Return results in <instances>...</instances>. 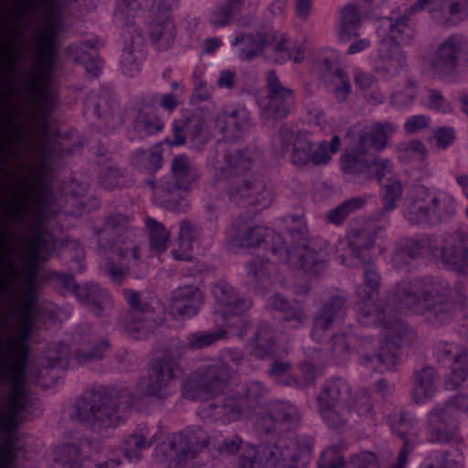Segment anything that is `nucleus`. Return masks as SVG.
<instances>
[{"mask_svg":"<svg viewBox=\"0 0 468 468\" xmlns=\"http://www.w3.org/2000/svg\"><path fill=\"white\" fill-rule=\"evenodd\" d=\"M272 37L263 32L256 35L243 34L235 37L232 46H239V57L242 60L250 61L263 53L265 47L272 43Z\"/></svg>","mask_w":468,"mask_h":468,"instance_id":"nucleus-34","label":"nucleus"},{"mask_svg":"<svg viewBox=\"0 0 468 468\" xmlns=\"http://www.w3.org/2000/svg\"><path fill=\"white\" fill-rule=\"evenodd\" d=\"M51 279L57 281L58 285L74 294L83 304L96 315L102 314L112 304L110 294L99 284L88 282L83 285L76 283L71 274L54 271Z\"/></svg>","mask_w":468,"mask_h":468,"instance_id":"nucleus-14","label":"nucleus"},{"mask_svg":"<svg viewBox=\"0 0 468 468\" xmlns=\"http://www.w3.org/2000/svg\"><path fill=\"white\" fill-rule=\"evenodd\" d=\"M226 335L227 332L223 328H218L213 331L193 333L187 336V346L192 349H202L224 339Z\"/></svg>","mask_w":468,"mask_h":468,"instance_id":"nucleus-55","label":"nucleus"},{"mask_svg":"<svg viewBox=\"0 0 468 468\" xmlns=\"http://www.w3.org/2000/svg\"><path fill=\"white\" fill-rule=\"evenodd\" d=\"M438 376L431 367H425L414 375L413 395L417 402L431 397L437 388Z\"/></svg>","mask_w":468,"mask_h":468,"instance_id":"nucleus-44","label":"nucleus"},{"mask_svg":"<svg viewBox=\"0 0 468 468\" xmlns=\"http://www.w3.org/2000/svg\"><path fill=\"white\" fill-rule=\"evenodd\" d=\"M281 431L296 429L301 422V413L297 407L289 402L278 401L272 405Z\"/></svg>","mask_w":468,"mask_h":468,"instance_id":"nucleus-51","label":"nucleus"},{"mask_svg":"<svg viewBox=\"0 0 468 468\" xmlns=\"http://www.w3.org/2000/svg\"><path fill=\"white\" fill-rule=\"evenodd\" d=\"M404 216L411 225L432 224L430 193L425 188L419 187L416 189L415 196L407 204Z\"/></svg>","mask_w":468,"mask_h":468,"instance_id":"nucleus-32","label":"nucleus"},{"mask_svg":"<svg viewBox=\"0 0 468 468\" xmlns=\"http://www.w3.org/2000/svg\"><path fill=\"white\" fill-rule=\"evenodd\" d=\"M122 294L129 305L124 321L127 332L134 338L148 335L158 326L154 300L143 298L139 292L133 289H124Z\"/></svg>","mask_w":468,"mask_h":468,"instance_id":"nucleus-13","label":"nucleus"},{"mask_svg":"<svg viewBox=\"0 0 468 468\" xmlns=\"http://www.w3.org/2000/svg\"><path fill=\"white\" fill-rule=\"evenodd\" d=\"M210 443V437L201 427H190L175 435L169 443L177 465L184 467L196 459Z\"/></svg>","mask_w":468,"mask_h":468,"instance_id":"nucleus-16","label":"nucleus"},{"mask_svg":"<svg viewBox=\"0 0 468 468\" xmlns=\"http://www.w3.org/2000/svg\"><path fill=\"white\" fill-rule=\"evenodd\" d=\"M350 347L346 335H335L329 342V352L331 357L336 363H343L347 360Z\"/></svg>","mask_w":468,"mask_h":468,"instance_id":"nucleus-63","label":"nucleus"},{"mask_svg":"<svg viewBox=\"0 0 468 468\" xmlns=\"http://www.w3.org/2000/svg\"><path fill=\"white\" fill-rule=\"evenodd\" d=\"M251 161L248 149H239L234 144L220 145L215 180L230 203L248 202L267 207L271 204V194L265 190L264 183L249 172Z\"/></svg>","mask_w":468,"mask_h":468,"instance_id":"nucleus-2","label":"nucleus"},{"mask_svg":"<svg viewBox=\"0 0 468 468\" xmlns=\"http://www.w3.org/2000/svg\"><path fill=\"white\" fill-rule=\"evenodd\" d=\"M352 395V386L347 379L335 377L326 379L321 386L317 404H341L347 402Z\"/></svg>","mask_w":468,"mask_h":468,"instance_id":"nucleus-33","label":"nucleus"},{"mask_svg":"<svg viewBox=\"0 0 468 468\" xmlns=\"http://www.w3.org/2000/svg\"><path fill=\"white\" fill-rule=\"evenodd\" d=\"M203 299V293L197 286L179 287L173 292L171 312L175 317H192L202 306Z\"/></svg>","mask_w":468,"mask_h":468,"instance_id":"nucleus-26","label":"nucleus"},{"mask_svg":"<svg viewBox=\"0 0 468 468\" xmlns=\"http://www.w3.org/2000/svg\"><path fill=\"white\" fill-rule=\"evenodd\" d=\"M145 225L149 233L151 248L158 252L165 251L169 239V232L165 226L152 218L145 219Z\"/></svg>","mask_w":468,"mask_h":468,"instance_id":"nucleus-56","label":"nucleus"},{"mask_svg":"<svg viewBox=\"0 0 468 468\" xmlns=\"http://www.w3.org/2000/svg\"><path fill=\"white\" fill-rule=\"evenodd\" d=\"M179 0H120L115 11V17L124 26L133 24V18L139 9L155 8L156 14L171 16V11L177 7Z\"/></svg>","mask_w":468,"mask_h":468,"instance_id":"nucleus-24","label":"nucleus"},{"mask_svg":"<svg viewBox=\"0 0 468 468\" xmlns=\"http://www.w3.org/2000/svg\"><path fill=\"white\" fill-rule=\"evenodd\" d=\"M137 231L134 218L120 212L110 213L101 227L93 228L97 248L101 252L112 250L121 259L131 254L136 261L141 260L140 245L136 242Z\"/></svg>","mask_w":468,"mask_h":468,"instance_id":"nucleus-7","label":"nucleus"},{"mask_svg":"<svg viewBox=\"0 0 468 468\" xmlns=\"http://www.w3.org/2000/svg\"><path fill=\"white\" fill-rule=\"evenodd\" d=\"M79 341L80 346L75 351V358L80 364L101 359L111 347L110 342L106 339L97 341L84 336L80 337Z\"/></svg>","mask_w":468,"mask_h":468,"instance_id":"nucleus-45","label":"nucleus"},{"mask_svg":"<svg viewBox=\"0 0 468 468\" xmlns=\"http://www.w3.org/2000/svg\"><path fill=\"white\" fill-rule=\"evenodd\" d=\"M134 125L137 130L147 134L158 133L164 128V123L157 117V114H137L134 119Z\"/></svg>","mask_w":468,"mask_h":468,"instance_id":"nucleus-64","label":"nucleus"},{"mask_svg":"<svg viewBox=\"0 0 468 468\" xmlns=\"http://www.w3.org/2000/svg\"><path fill=\"white\" fill-rule=\"evenodd\" d=\"M318 411L325 425L335 431H344L348 427L350 409L347 404H317Z\"/></svg>","mask_w":468,"mask_h":468,"instance_id":"nucleus-42","label":"nucleus"},{"mask_svg":"<svg viewBox=\"0 0 468 468\" xmlns=\"http://www.w3.org/2000/svg\"><path fill=\"white\" fill-rule=\"evenodd\" d=\"M271 305L282 314L284 321L292 323L295 327L304 324L308 318L304 307L300 303H291L281 293H275L271 297Z\"/></svg>","mask_w":468,"mask_h":468,"instance_id":"nucleus-41","label":"nucleus"},{"mask_svg":"<svg viewBox=\"0 0 468 468\" xmlns=\"http://www.w3.org/2000/svg\"><path fill=\"white\" fill-rule=\"evenodd\" d=\"M207 408L216 418L222 419L225 421L237 420L249 411L243 396L240 394H233L218 402H210Z\"/></svg>","mask_w":468,"mask_h":468,"instance_id":"nucleus-35","label":"nucleus"},{"mask_svg":"<svg viewBox=\"0 0 468 468\" xmlns=\"http://www.w3.org/2000/svg\"><path fill=\"white\" fill-rule=\"evenodd\" d=\"M171 171L172 177L168 180H173L176 184H179L181 187L190 188L192 183L197 177L194 165L186 154L176 155L173 158Z\"/></svg>","mask_w":468,"mask_h":468,"instance_id":"nucleus-47","label":"nucleus"},{"mask_svg":"<svg viewBox=\"0 0 468 468\" xmlns=\"http://www.w3.org/2000/svg\"><path fill=\"white\" fill-rule=\"evenodd\" d=\"M90 456V444L86 439L78 443L61 446L54 458V468H80L84 460Z\"/></svg>","mask_w":468,"mask_h":468,"instance_id":"nucleus-30","label":"nucleus"},{"mask_svg":"<svg viewBox=\"0 0 468 468\" xmlns=\"http://www.w3.org/2000/svg\"><path fill=\"white\" fill-rule=\"evenodd\" d=\"M400 43L390 37H385L378 43V56L380 59L390 67H401L404 62V56L400 49Z\"/></svg>","mask_w":468,"mask_h":468,"instance_id":"nucleus-53","label":"nucleus"},{"mask_svg":"<svg viewBox=\"0 0 468 468\" xmlns=\"http://www.w3.org/2000/svg\"><path fill=\"white\" fill-rule=\"evenodd\" d=\"M410 12L397 14L393 12L390 16L383 19V25L389 28L391 38L402 45H408L415 37L416 32L410 23Z\"/></svg>","mask_w":468,"mask_h":468,"instance_id":"nucleus-39","label":"nucleus"},{"mask_svg":"<svg viewBox=\"0 0 468 468\" xmlns=\"http://www.w3.org/2000/svg\"><path fill=\"white\" fill-rule=\"evenodd\" d=\"M434 356L439 362L452 360L450 374L446 377L445 387L456 389L468 377V347L458 350L452 342L438 341L434 346Z\"/></svg>","mask_w":468,"mask_h":468,"instance_id":"nucleus-17","label":"nucleus"},{"mask_svg":"<svg viewBox=\"0 0 468 468\" xmlns=\"http://www.w3.org/2000/svg\"><path fill=\"white\" fill-rule=\"evenodd\" d=\"M250 127L249 112L241 107L222 110L215 120V128L228 137H238Z\"/></svg>","mask_w":468,"mask_h":468,"instance_id":"nucleus-28","label":"nucleus"},{"mask_svg":"<svg viewBox=\"0 0 468 468\" xmlns=\"http://www.w3.org/2000/svg\"><path fill=\"white\" fill-rule=\"evenodd\" d=\"M249 411L262 406L268 395V389L261 382L251 381L241 394Z\"/></svg>","mask_w":468,"mask_h":468,"instance_id":"nucleus-57","label":"nucleus"},{"mask_svg":"<svg viewBox=\"0 0 468 468\" xmlns=\"http://www.w3.org/2000/svg\"><path fill=\"white\" fill-rule=\"evenodd\" d=\"M279 138L281 142L282 151H291L292 163L299 167L307 165H321L327 164L331 159V154L338 151L340 146V137L334 135L331 142L322 141L317 148L305 131H298L296 133L288 126L282 124L279 131Z\"/></svg>","mask_w":468,"mask_h":468,"instance_id":"nucleus-9","label":"nucleus"},{"mask_svg":"<svg viewBox=\"0 0 468 468\" xmlns=\"http://www.w3.org/2000/svg\"><path fill=\"white\" fill-rule=\"evenodd\" d=\"M384 233L381 226H364L350 229L346 234L350 255L356 262L371 261L370 250L375 246L376 239Z\"/></svg>","mask_w":468,"mask_h":468,"instance_id":"nucleus-23","label":"nucleus"},{"mask_svg":"<svg viewBox=\"0 0 468 468\" xmlns=\"http://www.w3.org/2000/svg\"><path fill=\"white\" fill-rule=\"evenodd\" d=\"M440 259L447 268L460 272L468 271V234L454 231L443 238L440 248Z\"/></svg>","mask_w":468,"mask_h":468,"instance_id":"nucleus-20","label":"nucleus"},{"mask_svg":"<svg viewBox=\"0 0 468 468\" xmlns=\"http://www.w3.org/2000/svg\"><path fill=\"white\" fill-rule=\"evenodd\" d=\"M436 250V240L430 236L402 238L396 244L392 262L398 268L408 267L413 261L433 256Z\"/></svg>","mask_w":468,"mask_h":468,"instance_id":"nucleus-19","label":"nucleus"},{"mask_svg":"<svg viewBox=\"0 0 468 468\" xmlns=\"http://www.w3.org/2000/svg\"><path fill=\"white\" fill-rule=\"evenodd\" d=\"M356 264L362 267L365 281V286H360L356 290L357 298L374 300L381 286V276L377 266L373 264L372 260L367 262H356Z\"/></svg>","mask_w":468,"mask_h":468,"instance_id":"nucleus-46","label":"nucleus"},{"mask_svg":"<svg viewBox=\"0 0 468 468\" xmlns=\"http://www.w3.org/2000/svg\"><path fill=\"white\" fill-rule=\"evenodd\" d=\"M0 378L11 384L5 401L0 406V430L12 434L18 429L22 422L21 415L29 405V395L23 386L26 378L25 356L16 365L5 363L0 369Z\"/></svg>","mask_w":468,"mask_h":468,"instance_id":"nucleus-10","label":"nucleus"},{"mask_svg":"<svg viewBox=\"0 0 468 468\" xmlns=\"http://www.w3.org/2000/svg\"><path fill=\"white\" fill-rule=\"evenodd\" d=\"M134 404L131 390L99 386L83 394L74 406V413L82 424L95 431L115 428L126 419Z\"/></svg>","mask_w":468,"mask_h":468,"instance_id":"nucleus-3","label":"nucleus"},{"mask_svg":"<svg viewBox=\"0 0 468 468\" xmlns=\"http://www.w3.org/2000/svg\"><path fill=\"white\" fill-rule=\"evenodd\" d=\"M314 446V438L305 434L294 439L280 437L258 447L248 445L240 465L241 468H308Z\"/></svg>","mask_w":468,"mask_h":468,"instance_id":"nucleus-5","label":"nucleus"},{"mask_svg":"<svg viewBox=\"0 0 468 468\" xmlns=\"http://www.w3.org/2000/svg\"><path fill=\"white\" fill-rule=\"evenodd\" d=\"M428 441L438 443H461L463 438L460 431L457 411L452 406L434 408L428 415Z\"/></svg>","mask_w":468,"mask_h":468,"instance_id":"nucleus-15","label":"nucleus"},{"mask_svg":"<svg viewBox=\"0 0 468 468\" xmlns=\"http://www.w3.org/2000/svg\"><path fill=\"white\" fill-rule=\"evenodd\" d=\"M389 424L394 431L404 441H411L414 447L417 443V431H415V420L409 413L394 412L388 416Z\"/></svg>","mask_w":468,"mask_h":468,"instance_id":"nucleus-49","label":"nucleus"},{"mask_svg":"<svg viewBox=\"0 0 468 468\" xmlns=\"http://www.w3.org/2000/svg\"><path fill=\"white\" fill-rule=\"evenodd\" d=\"M350 415L354 413L362 422H374L377 412L370 392L366 388L358 389L347 400Z\"/></svg>","mask_w":468,"mask_h":468,"instance_id":"nucleus-40","label":"nucleus"},{"mask_svg":"<svg viewBox=\"0 0 468 468\" xmlns=\"http://www.w3.org/2000/svg\"><path fill=\"white\" fill-rule=\"evenodd\" d=\"M267 236H269V233L266 228L261 225H253L239 229L235 240L241 248H256L265 241Z\"/></svg>","mask_w":468,"mask_h":468,"instance_id":"nucleus-54","label":"nucleus"},{"mask_svg":"<svg viewBox=\"0 0 468 468\" xmlns=\"http://www.w3.org/2000/svg\"><path fill=\"white\" fill-rule=\"evenodd\" d=\"M190 188L181 187L173 180H165L157 186L154 197L159 204L174 212L185 210L187 207L186 195Z\"/></svg>","mask_w":468,"mask_h":468,"instance_id":"nucleus-31","label":"nucleus"},{"mask_svg":"<svg viewBox=\"0 0 468 468\" xmlns=\"http://www.w3.org/2000/svg\"><path fill=\"white\" fill-rule=\"evenodd\" d=\"M375 164V156L370 154L367 146L358 142L349 150H346L341 159L342 169L346 174L362 176L372 179L371 169Z\"/></svg>","mask_w":468,"mask_h":468,"instance_id":"nucleus-25","label":"nucleus"},{"mask_svg":"<svg viewBox=\"0 0 468 468\" xmlns=\"http://www.w3.org/2000/svg\"><path fill=\"white\" fill-rule=\"evenodd\" d=\"M234 374V370L224 363L207 366L186 381L183 395L192 400L219 395L228 387Z\"/></svg>","mask_w":468,"mask_h":468,"instance_id":"nucleus-11","label":"nucleus"},{"mask_svg":"<svg viewBox=\"0 0 468 468\" xmlns=\"http://www.w3.org/2000/svg\"><path fill=\"white\" fill-rule=\"evenodd\" d=\"M430 207L432 224L450 219L456 211L454 198L444 193L430 194Z\"/></svg>","mask_w":468,"mask_h":468,"instance_id":"nucleus-48","label":"nucleus"},{"mask_svg":"<svg viewBox=\"0 0 468 468\" xmlns=\"http://www.w3.org/2000/svg\"><path fill=\"white\" fill-rule=\"evenodd\" d=\"M366 202L367 199L362 197L349 198L341 203L336 207L329 210L325 216V218L327 222L339 226L352 213L362 208Z\"/></svg>","mask_w":468,"mask_h":468,"instance_id":"nucleus-52","label":"nucleus"},{"mask_svg":"<svg viewBox=\"0 0 468 468\" xmlns=\"http://www.w3.org/2000/svg\"><path fill=\"white\" fill-rule=\"evenodd\" d=\"M468 49L466 38L459 34H452L441 42L431 62L433 71L441 76L452 73L458 64L461 54Z\"/></svg>","mask_w":468,"mask_h":468,"instance_id":"nucleus-22","label":"nucleus"},{"mask_svg":"<svg viewBox=\"0 0 468 468\" xmlns=\"http://www.w3.org/2000/svg\"><path fill=\"white\" fill-rule=\"evenodd\" d=\"M212 293L216 301L215 313L224 319L231 315H242L252 306L250 299L240 296L224 280H218L213 284Z\"/></svg>","mask_w":468,"mask_h":468,"instance_id":"nucleus-21","label":"nucleus"},{"mask_svg":"<svg viewBox=\"0 0 468 468\" xmlns=\"http://www.w3.org/2000/svg\"><path fill=\"white\" fill-rule=\"evenodd\" d=\"M252 345L257 356L260 358L270 356L275 353L276 341L269 324H261L259 325L254 334Z\"/></svg>","mask_w":468,"mask_h":468,"instance_id":"nucleus-50","label":"nucleus"},{"mask_svg":"<svg viewBox=\"0 0 468 468\" xmlns=\"http://www.w3.org/2000/svg\"><path fill=\"white\" fill-rule=\"evenodd\" d=\"M168 360L156 359L150 369L146 393L157 399H165L170 395L169 383L176 377L177 370Z\"/></svg>","mask_w":468,"mask_h":468,"instance_id":"nucleus-27","label":"nucleus"},{"mask_svg":"<svg viewBox=\"0 0 468 468\" xmlns=\"http://www.w3.org/2000/svg\"><path fill=\"white\" fill-rule=\"evenodd\" d=\"M347 299L344 295H332L322 302L313 322L312 337L320 342L328 330L340 323L346 314Z\"/></svg>","mask_w":468,"mask_h":468,"instance_id":"nucleus-18","label":"nucleus"},{"mask_svg":"<svg viewBox=\"0 0 468 468\" xmlns=\"http://www.w3.org/2000/svg\"><path fill=\"white\" fill-rule=\"evenodd\" d=\"M153 439L147 429L140 428L123 438L121 449L129 461L138 462L142 459V452L152 446Z\"/></svg>","mask_w":468,"mask_h":468,"instance_id":"nucleus-38","label":"nucleus"},{"mask_svg":"<svg viewBox=\"0 0 468 468\" xmlns=\"http://www.w3.org/2000/svg\"><path fill=\"white\" fill-rule=\"evenodd\" d=\"M40 163L37 169V184L34 193V212L36 227L30 238L26 239L30 260L38 263L48 251V243L40 231L45 220L56 217L60 211L56 197L51 188L45 183V177L49 170V163L56 156L62 155L56 144H43L38 150Z\"/></svg>","mask_w":468,"mask_h":468,"instance_id":"nucleus-6","label":"nucleus"},{"mask_svg":"<svg viewBox=\"0 0 468 468\" xmlns=\"http://www.w3.org/2000/svg\"><path fill=\"white\" fill-rule=\"evenodd\" d=\"M264 89L265 95L259 101L261 117L272 121L287 118L295 106V91L285 86L273 69L266 72Z\"/></svg>","mask_w":468,"mask_h":468,"instance_id":"nucleus-12","label":"nucleus"},{"mask_svg":"<svg viewBox=\"0 0 468 468\" xmlns=\"http://www.w3.org/2000/svg\"><path fill=\"white\" fill-rule=\"evenodd\" d=\"M334 86V94L339 102L346 100L351 92V84L346 72L341 68L334 69V78L328 80Z\"/></svg>","mask_w":468,"mask_h":468,"instance_id":"nucleus-59","label":"nucleus"},{"mask_svg":"<svg viewBox=\"0 0 468 468\" xmlns=\"http://www.w3.org/2000/svg\"><path fill=\"white\" fill-rule=\"evenodd\" d=\"M466 300L465 285L457 282L452 288L448 282L437 277H419L399 282L388 298L395 310H410L421 314L433 325H442L453 319L455 306Z\"/></svg>","mask_w":468,"mask_h":468,"instance_id":"nucleus-1","label":"nucleus"},{"mask_svg":"<svg viewBox=\"0 0 468 468\" xmlns=\"http://www.w3.org/2000/svg\"><path fill=\"white\" fill-rule=\"evenodd\" d=\"M125 170L110 165L104 168L99 176V184L107 190L114 189L125 184Z\"/></svg>","mask_w":468,"mask_h":468,"instance_id":"nucleus-58","label":"nucleus"},{"mask_svg":"<svg viewBox=\"0 0 468 468\" xmlns=\"http://www.w3.org/2000/svg\"><path fill=\"white\" fill-rule=\"evenodd\" d=\"M177 36L176 27L171 16L155 15L149 25V38L159 50L170 48Z\"/></svg>","mask_w":468,"mask_h":468,"instance_id":"nucleus-29","label":"nucleus"},{"mask_svg":"<svg viewBox=\"0 0 468 468\" xmlns=\"http://www.w3.org/2000/svg\"><path fill=\"white\" fill-rule=\"evenodd\" d=\"M397 126L391 122H375L369 132L360 133L359 141L366 146L367 143L377 151H382L388 146V140L396 131Z\"/></svg>","mask_w":468,"mask_h":468,"instance_id":"nucleus-43","label":"nucleus"},{"mask_svg":"<svg viewBox=\"0 0 468 468\" xmlns=\"http://www.w3.org/2000/svg\"><path fill=\"white\" fill-rule=\"evenodd\" d=\"M402 184L399 180H391L384 186L383 209L391 211L397 207V202L402 197Z\"/></svg>","mask_w":468,"mask_h":468,"instance_id":"nucleus-61","label":"nucleus"},{"mask_svg":"<svg viewBox=\"0 0 468 468\" xmlns=\"http://www.w3.org/2000/svg\"><path fill=\"white\" fill-rule=\"evenodd\" d=\"M432 17L445 27L468 19V0H445L441 9L431 10Z\"/></svg>","mask_w":468,"mask_h":468,"instance_id":"nucleus-37","label":"nucleus"},{"mask_svg":"<svg viewBox=\"0 0 468 468\" xmlns=\"http://www.w3.org/2000/svg\"><path fill=\"white\" fill-rule=\"evenodd\" d=\"M384 341L378 350L361 353L359 363L368 370L385 372L395 367L398 360L396 349L410 346L416 337L415 332L391 313L384 320Z\"/></svg>","mask_w":468,"mask_h":468,"instance_id":"nucleus-8","label":"nucleus"},{"mask_svg":"<svg viewBox=\"0 0 468 468\" xmlns=\"http://www.w3.org/2000/svg\"><path fill=\"white\" fill-rule=\"evenodd\" d=\"M417 98L416 84L409 80L403 90L395 92L390 97V104L397 108H408Z\"/></svg>","mask_w":468,"mask_h":468,"instance_id":"nucleus-62","label":"nucleus"},{"mask_svg":"<svg viewBox=\"0 0 468 468\" xmlns=\"http://www.w3.org/2000/svg\"><path fill=\"white\" fill-rule=\"evenodd\" d=\"M357 320L364 326H383L392 313V308L386 303L384 305H377L373 300L358 299L356 304Z\"/></svg>","mask_w":468,"mask_h":468,"instance_id":"nucleus-36","label":"nucleus"},{"mask_svg":"<svg viewBox=\"0 0 468 468\" xmlns=\"http://www.w3.org/2000/svg\"><path fill=\"white\" fill-rule=\"evenodd\" d=\"M86 106L93 109L99 118H106L112 112V105L106 92L90 93L86 99Z\"/></svg>","mask_w":468,"mask_h":468,"instance_id":"nucleus-60","label":"nucleus"},{"mask_svg":"<svg viewBox=\"0 0 468 468\" xmlns=\"http://www.w3.org/2000/svg\"><path fill=\"white\" fill-rule=\"evenodd\" d=\"M291 246H285L282 236L273 232L270 250L281 263L292 269H301L313 275H318L327 268L331 248L329 242L319 236L310 238L308 229H290Z\"/></svg>","mask_w":468,"mask_h":468,"instance_id":"nucleus-4","label":"nucleus"}]
</instances>
